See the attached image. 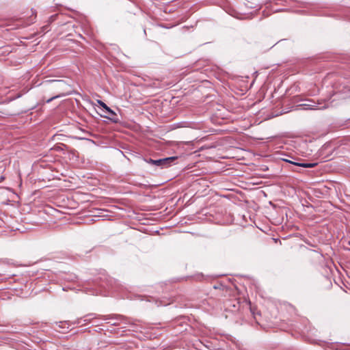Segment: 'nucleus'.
<instances>
[{
	"instance_id": "2",
	"label": "nucleus",
	"mask_w": 350,
	"mask_h": 350,
	"mask_svg": "<svg viewBox=\"0 0 350 350\" xmlns=\"http://www.w3.org/2000/svg\"><path fill=\"white\" fill-rule=\"evenodd\" d=\"M285 161L286 162H289L296 166H299V167H306V168L314 167L317 165L314 163H296V162H293V161H291L288 160H285Z\"/></svg>"
},
{
	"instance_id": "6",
	"label": "nucleus",
	"mask_w": 350,
	"mask_h": 350,
	"mask_svg": "<svg viewBox=\"0 0 350 350\" xmlns=\"http://www.w3.org/2000/svg\"><path fill=\"white\" fill-rule=\"evenodd\" d=\"M109 115L110 116H116V113L113 111H112L111 109H110V111L108 112Z\"/></svg>"
},
{
	"instance_id": "4",
	"label": "nucleus",
	"mask_w": 350,
	"mask_h": 350,
	"mask_svg": "<svg viewBox=\"0 0 350 350\" xmlns=\"http://www.w3.org/2000/svg\"><path fill=\"white\" fill-rule=\"evenodd\" d=\"M62 94H60L59 95H57V96H53L50 98H49L47 100H46V103H50L51 101H52L53 99L56 98H58V97H60L62 96Z\"/></svg>"
},
{
	"instance_id": "1",
	"label": "nucleus",
	"mask_w": 350,
	"mask_h": 350,
	"mask_svg": "<svg viewBox=\"0 0 350 350\" xmlns=\"http://www.w3.org/2000/svg\"><path fill=\"white\" fill-rule=\"evenodd\" d=\"M174 157H167L164 159H161L158 160H153L152 159H149L146 160L147 163L154 165L156 166H160L161 167L169 166L171 161L174 160Z\"/></svg>"
},
{
	"instance_id": "5",
	"label": "nucleus",
	"mask_w": 350,
	"mask_h": 350,
	"mask_svg": "<svg viewBox=\"0 0 350 350\" xmlns=\"http://www.w3.org/2000/svg\"><path fill=\"white\" fill-rule=\"evenodd\" d=\"M98 103L104 109L107 107V105L101 100H98Z\"/></svg>"
},
{
	"instance_id": "3",
	"label": "nucleus",
	"mask_w": 350,
	"mask_h": 350,
	"mask_svg": "<svg viewBox=\"0 0 350 350\" xmlns=\"http://www.w3.org/2000/svg\"><path fill=\"white\" fill-rule=\"evenodd\" d=\"M66 83L62 80L55 81L54 82V88L60 90H64L66 87Z\"/></svg>"
},
{
	"instance_id": "7",
	"label": "nucleus",
	"mask_w": 350,
	"mask_h": 350,
	"mask_svg": "<svg viewBox=\"0 0 350 350\" xmlns=\"http://www.w3.org/2000/svg\"><path fill=\"white\" fill-rule=\"evenodd\" d=\"M104 109L108 113L111 109L107 105V107H105Z\"/></svg>"
}]
</instances>
